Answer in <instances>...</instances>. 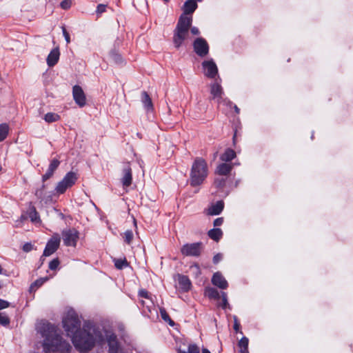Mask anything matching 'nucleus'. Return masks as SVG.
<instances>
[{
    "label": "nucleus",
    "mask_w": 353,
    "mask_h": 353,
    "mask_svg": "<svg viewBox=\"0 0 353 353\" xmlns=\"http://www.w3.org/2000/svg\"><path fill=\"white\" fill-rule=\"evenodd\" d=\"M62 323L67 335L71 338L74 347L81 352L90 350L96 341L103 338V333L99 330V326L88 323L84 325L81 330V321L72 309L67 312Z\"/></svg>",
    "instance_id": "f257e3e1"
},
{
    "label": "nucleus",
    "mask_w": 353,
    "mask_h": 353,
    "mask_svg": "<svg viewBox=\"0 0 353 353\" xmlns=\"http://www.w3.org/2000/svg\"><path fill=\"white\" fill-rule=\"evenodd\" d=\"M42 334L46 337L43 347L45 353H70V345L63 341L57 333L55 327L50 323L44 324Z\"/></svg>",
    "instance_id": "f03ea898"
},
{
    "label": "nucleus",
    "mask_w": 353,
    "mask_h": 353,
    "mask_svg": "<svg viewBox=\"0 0 353 353\" xmlns=\"http://www.w3.org/2000/svg\"><path fill=\"white\" fill-rule=\"evenodd\" d=\"M192 22V17L181 15L179 17L173 35V43L176 48H179L190 39V28Z\"/></svg>",
    "instance_id": "7ed1b4c3"
},
{
    "label": "nucleus",
    "mask_w": 353,
    "mask_h": 353,
    "mask_svg": "<svg viewBox=\"0 0 353 353\" xmlns=\"http://www.w3.org/2000/svg\"><path fill=\"white\" fill-rule=\"evenodd\" d=\"M208 174V164L205 159L196 157L190 171V185L197 186L203 183Z\"/></svg>",
    "instance_id": "20e7f679"
},
{
    "label": "nucleus",
    "mask_w": 353,
    "mask_h": 353,
    "mask_svg": "<svg viewBox=\"0 0 353 353\" xmlns=\"http://www.w3.org/2000/svg\"><path fill=\"white\" fill-rule=\"evenodd\" d=\"M99 330L103 333V338L100 341L95 342L96 343H101L104 341L108 344V353H121V349L117 341L116 335L110 330H105L99 327Z\"/></svg>",
    "instance_id": "39448f33"
},
{
    "label": "nucleus",
    "mask_w": 353,
    "mask_h": 353,
    "mask_svg": "<svg viewBox=\"0 0 353 353\" xmlns=\"http://www.w3.org/2000/svg\"><path fill=\"white\" fill-rule=\"evenodd\" d=\"M77 180V173L74 172H68L63 178V179L57 183L54 190L56 194H63L67 190V189L71 188L73 185L75 184Z\"/></svg>",
    "instance_id": "423d86ee"
},
{
    "label": "nucleus",
    "mask_w": 353,
    "mask_h": 353,
    "mask_svg": "<svg viewBox=\"0 0 353 353\" xmlns=\"http://www.w3.org/2000/svg\"><path fill=\"white\" fill-rule=\"evenodd\" d=\"M64 244L66 246L75 247L79 239V232L75 229L65 230L62 232Z\"/></svg>",
    "instance_id": "0eeeda50"
},
{
    "label": "nucleus",
    "mask_w": 353,
    "mask_h": 353,
    "mask_svg": "<svg viewBox=\"0 0 353 353\" xmlns=\"http://www.w3.org/2000/svg\"><path fill=\"white\" fill-rule=\"evenodd\" d=\"M201 243L185 244L181 249L182 254L185 256H198L201 251Z\"/></svg>",
    "instance_id": "6e6552de"
},
{
    "label": "nucleus",
    "mask_w": 353,
    "mask_h": 353,
    "mask_svg": "<svg viewBox=\"0 0 353 353\" xmlns=\"http://www.w3.org/2000/svg\"><path fill=\"white\" fill-rule=\"evenodd\" d=\"M221 83V79L218 76L216 81L210 85V94L212 99L219 101H221V97L224 95V92Z\"/></svg>",
    "instance_id": "1a4fd4ad"
},
{
    "label": "nucleus",
    "mask_w": 353,
    "mask_h": 353,
    "mask_svg": "<svg viewBox=\"0 0 353 353\" xmlns=\"http://www.w3.org/2000/svg\"><path fill=\"white\" fill-rule=\"evenodd\" d=\"M59 235L56 234L48 241L46 248L43 251V256H49L52 254L59 248L60 244Z\"/></svg>",
    "instance_id": "9d476101"
},
{
    "label": "nucleus",
    "mask_w": 353,
    "mask_h": 353,
    "mask_svg": "<svg viewBox=\"0 0 353 353\" xmlns=\"http://www.w3.org/2000/svg\"><path fill=\"white\" fill-rule=\"evenodd\" d=\"M194 52L200 57H205L208 54L209 46L206 41L203 38H197L194 43Z\"/></svg>",
    "instance_id": "9b49d317"
},
{
    "label": "nucleus",
    "mask_w": 353,
    "mask_h": 353,
    "mask_svg": "<svg viewBox=\"0 0 353 353\" xmlns=\"http://www.w3.org/2000/svg\"><path fill=\"white\" fill-rule=\"evenodd\" d=\"M204 74L210 79H214L217 76L218 68L216 63L212 60L205 61L202 63Z\"/></svg>",
    "instance_id": "f8f14e48"
},
{
    "label": "nucleus",
    "mask_w": 353,
    "mask_h": 353,
    "mask_svg": "<svg viewBox=\"0 0 353 353\" xmlns=\"http://www.w3.org/2000/svg\"><path fill=\"white\" fill-rule=\"evenodd\" d=\"M72 97L75 103L80 107H84L86 104V97L83 89L79 85L72 88Z\"/></svg>",
    "instance_id": "ddd939ff"
},
{
    "label": "nucleus",
    "mask_w": 353,
    "mask_h": 353,
    "mask_svg": "<svg viewBox=\"0 0 353 353\" xmlns=\"http://www.w3.org/2000/svg\"><path fill=\"white\" fill-rule=\"evenodd\" d=\"M212 283L221 289H226L228 288V282L223 275L217 272L214 274L212 278Z\"/></svg>",
    "instance_id": "4468645a"
},
{
    "label": "nucleus",
    "mask_w": 353,
    "mask_h": 353,
    "mask_svg": "<svg viewBox=\"0 0 353 353\" xmlns=\"http://www.w3.org/2000/svg\"><path fill=\"white\" fill-rule=\"evenodd\" d=\"M59 164L60 161L58 159H54L52 160L46 172L42 176V180L45 181L52 177Z\"/></svg>",
    "instance_id": "2eb2a0df"
},
{
    "label": "nucleus",
    "mask_w": 353,
    "mask_h": 353,
    "mask_svg": "<svg viewBox=\"0 0 353 353\" xmlns=\"http://www.w3.org/2000/svg\"><path fill=\"white\" fill-rule=\"evenodd\" d=\"M123 176L121 182L123 186L128 187L132 184V169L128 164L125 165L123 170Z\"/></svg>",
    "instance_id": "dca6fc26"
},
{
    "label": "nucleus",
    "mask_w": 353,
    "mask_h": 353,
    "mask_svg": "<svg viewBox=\"0 0 353 353\" xmlns=\"http://www.w3.org/2000/svg\"><path fill=\"white\" fill-rule=\"evenodd\" d=\"M224 203L222 201H219L216 203L212 204L207 210V214L208 215H218L223 210Z\"/></svg>",
    "instance_id": "f3484780"
},
{
    "label": "nucleus",
    "mask_w": 353,
    "mask_h": 353,
    "mask_svg": "<svg viewBox=\"0 0 353 353\" xmlns=\"http://www.w3.org/2000/svg\"><path fill=\"white\" fill-rule=\"evenodd\" d=\"M60 56L59 50L55 48L52 50L47 57V64L49 67L54 66L59 61Z\"/></svg>",
    "instance_id": "a211bd4d"
},
{
    "label": "nucleus",
    "mask_w": 353,
    "mask_h": 353,
    "mask_svg": "<svg viewBox=\"0 0 353 353\" xmlns=\"http://www.w3.org/2000/svg\"><path fill=\"white\" fill-rule=\"evenodd\" d=\"M197 8V3L194 0H188L185 2L183 6V15L188 16V14H192Z\"/></svg>",
    "instance_id": "6ab92c4d"
},
{
    "label": "nucleus",
    "mask_w": 353,
    "mask_h": 353,
    "mask_svg": "<svg viewBox=\"0 0 353 353\" xmlns=\"http://www.w3.org/2000/svg\"><path fill=\"white\" fill-rule=\"evenodd\" d=\"M178 282H179V288L183 291L186 292L190 290V286H191V283H190V279L188 278V276H183V275H180V274L178 275Z\"/></svg>",
    "instance_id": "aec40b11"
},
{
    "label": "nucleus",
    "mask_w": 353,
    "mask_h": 353,
    "mask_svg": "<svg viewBox=\"0 0 353 353\" xmlns=\"http://www.w3.org/2000/svg\"><path fill=\"white\" fill-rule=\"evenodd\" d=\"M232 169V165L228 164V163H221L219 164L216 170V173L221 175V176H225L230 174Z\"/></svg>",
    "instance_id": "412c9836"
},
{
    "label": "nucleus",
    "mask_w": 353,
    "mask_h": 353,
    "mask_svg": "<svg viewBox=\"0 0 353 353\" xmlns=\"http://www.w3.org/2000/svg\"><path fill=\"white\" fill-rule=\"evenodd\" d=\"M141 101L147 110H152L153 108V105L152 103V100L147 92H143L141 94Z\"/></svg>",
    "instance_id": "4be33fe9"
},
{
    "label": "nucleus",
    "mask_w": 353,
    "mask_h": 353,
    "mask_svg": "<svg viewBox=\"0 0 353 353\" xmlns=\"http://www.w3.org/2000/svg\"><path fill=\"white\" fill-rule=\"evenodd\" d=\"M223 232L219 228H214L208 231V236L215 241H219L222 237Z\"/></svg>",
    "instance_id": "5701e85b"
},
{
    "label": "nucleus",
    "mask_w": 353,
    "mask_h": 353,
    "mask_svg": "<svg viewBox=\"0 0 353 353\" xmlns=\"http://www.w3.org/2000/svg\"><path fill=\"white\" fill-rule=\"evenodd\" d=\"M236 157L235 152L232 149H227L225 152L221 156V160L223 161H230Z\"/></svg>",
    "instance_id": "b1692460"
},
{
    "label": "nucleus",
    "mask_w": 353,
    "mask_h": 353,
    "mask_svg": "<svg viewBox=\"0 0 353 353\" xmlns=\"http://www.w3.org/2000/svg\"><path fill=\"white\" fill-rule=\"evenodd\" d=\"M28 216L32 223H38L40 222V217L34 207L30 208L28 211Z\"/></svg>",
    "instance_id": "393cba45"
},
{
    "label": "nucleus",
    "mask_w": 353,
    "mask_h": 353,
    "mask_svg": "<svg viewBox=\"0 0 353 353\" xmlns=\"http://www.w3.org/2000/svg\"><path fill=\"white\" fill-rule=\"evenodd\" d=\"M61 119V117L54 112H48L44 115L43 119L47 123H53L59 121Z\"/></svg>",
    "instance_id": "a878e982"
},
{
    "label": "nucleus",
    "mask_w": 353,
    "mask_h": 353,
    "mask_svg": "<svg viewBox=\"0 0 353 353\" xmlns=\"http://www.w3.org/2000/svg\"><path fill=\"white\" fill-rule=\"evenodd\" d=\"M48 279V277H43V278H40V279L36 280L30 285V292L35 291L37 289H38L39 287H41L46 281H47Z\"/></svg>",
    "instance_id": "bb28decb"
},
{
    "label": "nucleus",
    "mask_w": 353,
    "mask_h": 353,
    "mask_svg": "<svg viewBox=\"0 0 353 353\" xmlns=\"http://www.w3.org/2000/svg\"><path fill=\"white\" fill-rule=\"evenodd\" d=\"M8 131H9V126L8 124L6 123H1L0 125V142L3 141L8 134Z\"/></svg>",
    "instance_id": "cd10ccee"
},
{
    "label": "nucleus",
    "mask_w": 353,
    "mask_h": 353,
    "mask_svg": "<svg viewBox=\"0 0 353 353\" xmlns=\"http://www.w3.org/2000/svg\"><path fill=\"white\" fill-rule=\"evenodd\" d=\"M205 295L210 299H219V293L217 290L213 288H208L205 289Z\"/></svg>",
    "instance_id": "c85d7f7f"
},
{
    "label": "nucleus",
    "mask_w": 353,
    "mask_h": 353,
    "mask_svg": "<svg viewBox=\"0 0 353 353\" xmlns=\"http://www.w3.org/2000/svg\"><path fill=\"white\" fill-rule=\"evenodd\" d=\"M160 314L161 318L165 321V322L168 323L170 325L174 326V322L170 318L169 315L168 314L165 310L163 307L160 308Z\"/></svg>",
    "instance_id": "c756f323"
},
{
    "label": "nucleus",
    "mask_w": 353,
    "mask_h": 353,
    "mask_svg": "<svg viewBox=\"0 0 353 353\" xmlns=\"http://www.w3.org/2000/svg\"><path fill=\"white\" fill-rule=\"evenodd\" d=\"M114 265L117 269L121 270L125 267L128 266V262L126 259H114Z\"/></svg>",
    "instance_id": "7c9ffc66"
},
{
    "label": "nucleus",
    "mask_w": 353,
    "mask_h": 353,
    "mask_svg": "<svg viewBox=\"0 0 353 353\" xmlns=\"http://www.w3.org/2000/svg\"><path fill=\"white\" fill-rule=\"evenodd\" d=\"M133 232L132 230H126L123 233V239L126 243L130 244L133 239Z\"/></svg>",
    "instance_id": "2f4dec72"
},
{
    "label": "nucleus",
    "mask_w": 353,
    "mask_h": 353,
    "mask_svg": "<svg viewBox=\"0 0 353 353\" xmlns=\"http://www.w3.org/2000/svg\"><path fill=\"white\" fill-rule=\"evenodd\" d=\"M178 353H199V350L196 345L192 344L188 346V351L179 350Z\"/></svg>",
    "instance_id": "473e14b6"
},
{
    "label": "nucleus",
    "mask_w": 353,
    "mask_h": 353,
    "mask_svg": "<svg viewBox=\"0 0 353 353\" xmlns=\"http://www.w3.org/2000/svg\"><path fill=\"white\" fill-rule=\"evenodd\" d=\"M139 295L141 298H145L148 299L150 303H153L152 299L147 290L143 289L139 290Z\"/></svg>",
    "instance_id": "72a5a7b5"
},
{
    "label": "nucleus",
    "mask_w": 353,
    "mask_h": 353,
    "mask_svg": "<svg viewBox=\"0 0 353 353\" xmlns=\"http://www.w3.org/2000/svg\"><path fill=\"white\" fill-rule=\"evenodd\" d=\"M45 188H46V185L44 184L42 185L41 188L37 190L36 192H35V195L36 196L41 199V200H43L44 199V190H45Z\"/></svg>",
    "instance_id": "f704fd0d"
},
{
    "label": "nucleus",
    "mask_w": 353,
    "mask_h": 353,
    "mask_svg": "<svg viewBox=\"0 0 353 353\" xmlns=\"http://www.w3.org/2000/svg\"><path fill=\"white\" fill-rule=\"evenodd\" d=\"M218 103L219 106L221 105H225V106H230L232 107L233 105V103L228 100V99L223 98V97H221V101H216Z\"/></svg>",
    "instance_id": "c9c22d12"
},
{
    "label": "nucleus",
    "mask_w": 353,
    "mask_h": 353,
    "mask_svg": "<svg viewBox=\"0 0 353 353\" xmlns=\"http://www.w3.org/2000/svg\"><path fill=\"white\" fill-rule=\"evenodd\" d=\"M107 6L105 4H99L97 7L96 13L97 16H100L106 10Z\"/></svg>",
    "instance_id": "e433bc0d"
},
{
    "label": "nucleus",
    "mask_w": 353,
    "mask_h": 353,
    "mask_svg": "<svg viewBox=\"0 0 353 353\" xmlns=\"http://www.w3.org/2000/svg\"><path fill=\"white\" fill-rule=\"evenodd\" d=\"M249 340L247 337L243 336L238 343L239 347H248Z\"/></svg>",
    "instance_id": "4c0bfd02"
},
{
    "label": "nucleus",
    "mask_w": 353,
    "mask_h": 353,
    "mask_svg": "<svg viewBox=\"0 0 353 353\" xmlns=\"http://www.w3.org/2000/svg\"><path fill=\"white\" fill-rule=\"evenodd\" d=\"M225 183V179L223 178H216L214 180V185L216 188H222Z\"/></svg>",
    "instance_id": "58836bf2"
},
{
    "label": "nucleus",
    "mask_w": 353,
    "mask_h": 353,
    "mask_svg": "<svg viewBox=\"0 0 353 353\" xmlns=\"http://www.w3.org/2000/svg\"><path fill=\"white\" fill-rule=\"evenodd\" d=\"M221 296H222V307L223 309L226 308L227 307H230V305L228 304V299H227V294L225 292H222L221 294Z\"/></svg>",
    "instance_id": "ea45409f"
},
{
    "label": "nucleus",
    "mask_w": 353,
    "mask_h": 353,
    "mask_svg": "<svg viewBox=\"0 0 353 353\" xmlns=\"http://www.w3.org/2000/svg\"><path fill=\"white\" fill-rule=\"evenodd\" d=\"M10 323V320L8 316L0 313V325H7Z\"/></svg>",
    "instance_id": "a19ab883"
},
{
    "label": "nucleus",
    "mask_w": 353,
    "mask_h": 353,
    "mask_svg": "<svg viewBox=\"0 0 353 353\" xmlns=\"http://www.w3.org/2000/svg\"><path fill=\"white\" fill-rule=\"evenodd\" d=\"M59 262L58 259H53L49 263V268L52 270H56L59 266Z\"/></svg>",
    "instance_id": "79ce46f5"
},
{
    "label": "nucleus",
    "mask_w": 353,
    "mask_h": 353,
    "mask_svg": "<svg viewBox=\"0 0 353 353\" xmlns=\"http://www.w3.org/2000/svg\"><path fill=\"white\" fill-rule=\"evenodd\" d=\"M72 2L70 0H64L61 3V7L64 10L70 8Z\"/></svg>",
    "instance_id": "37998d69"
},
{
    "label": "nucleus",
    "mask_w": 353,
    "mask_h": 353,
    "mask_svg": "<svg viewBox=\"0 0 353 353\" xmlns=\"http://www.w3.org/2000/svg\"><path fill=\"white\" fill-rule=\"evenodd\" d=\"M62 32H63V35L65 39V41L67 43H70V34L69 33L67 32L66 29L65 28V27H62Z\"/></svg>",
    "instance_id": "c03bdc74"
},
{
    "label": "nucleus",
    "mask_w": 353,
    "mask_h": 353,
    "mask_svg": "<svg viewBox=\"0 0 353 353\" xmlns=\"http://www.w3.org/2000/svg\"><path fill=\"white\" fill-rule=\"evenodd\" d=\"M190 270L193 273L196 274V275L200 274V268L197 264H194L193 265H191L190 268Z\"/></svg>",
    "instance_id": "a18cd8bd"
},
{
    "label": "nucleus",
    "mask_w": 353,
    "mask_h": 353,
    "mask_svg": "<svg viewBox=\"0 0 353 353\" xmlns=\"http://www.w3.org/2000/svg\"><path fill=\"white\" fill-rule=\"evenodd\" d=\"M9 305L10 303L8 301L0 299V310L7 308Z\"/></svg>",
    "instance_id": "49530a36"
},
{
    "label": "nucleus",
    "mask_w": 353,
    "mask_h": 353,
    "mask_svg": "<svg viewBox=\"0 0 353 353\" xmlns=\"http://www.w3.org/2000/svg\"><path fill=\"white\" fill-rule=\"evenodd\" d=\"M234 329L236 332H238L240 328V324L236 316H234Z\"/></svg>",
    "instance_id": "de8ad7c7"
},
{
    "label": "nucleus",
    "mask_w": 353,
    "mask_h": 353,
    "mask_svg": "<svg viewBox=\"0 0 353 353\" xmlns=\"http://www.w3.org/2000/svg\"><path fill=\"white\" fill-rule=\"evenodd\" d=\"M223 219L222 217H219V218L216 219L214 221V225L215 227L220 226L223 224Z\"/></svg>",
    "instance_id": "09e8293b"
},
{
    "label": "nucleus",
    "mask_w": 353,
    "mask_h": 353,
    "mask_svg": "<svg viewBox=\"0 0 353 353\" xmlns=\"http://www.w3.org/2000/svg\"><path fill=\"white\" fill-rule=\"evenodd\" d=\"M223 259V256L221 254H217L213 257L214 263H218Z\"/></svg>",
    "instance_id": "8fccbe9b"
},
{
    "label": "nucleus",
    "mask_w": 353,
    "mask_h": 353,
    "mask_svg": "<svg viewBox=\"0 0 353 353\" xmlns=\"http://www.w3.org/2000/svg\"><path fill=\"white\" fill-rule=\"evenodd\" d=\"M190 31L192 35H199L200 33L199 29L196 27L190 26Z\"/></svg>",
    "instance_id": "3c124183"
},
{
    "label": "nucleus",
    "mask_w": 353,
    "mask_h": 353,
    "mask_svg": "<svg viewBox=\"0 0 353 353\" xmlns=\"http://www.w3.org/2000/svg\"><path fill=\"white\" fill-rule=\"evenodd\" d=\"M28 219V216L26 214H21L20 216V219L17 221V226H20L21 223L26 221Z\"/></svg>",
    "instance_id": "603ef678"
},
{
    "label": "nucleus",
    "mask_w": 353,
    "mask_h": 353,
    "mask_svg": "<svg viewBox=\"0 0 353 353\" xmlns=\"http://www.w3.org/2000/svg\"><path fill=\"white\" fill-rule=\"evenodd\" d=\"M32 245L30 243H26L23 245V250L25 252H29V251H30L32 250Z\"/></svg>",
    "instance_id": "864d4df0"
},
{
    "label": "nucleus",
    "mask_w": 353,
    "mask_h": 353,
    "mask_svg": "<svg viewBox=\"0 0 353 353\" xmlns=\"http://www.w3.org/2000/svg\"><path fill=\"white\" fill-rule=\"evenodd\" d=\"M241 353H249L248 347H240Z\"/></svg>",
    "instance_id": "5fc2aeb1"
},
{
    "label": "nucleus",
    "mask_w": 353,
    "mask_h": 353,
    "mask_svg": "<svg viewBox=\"0 0 353 353\" xmlns=\"http://www.w3.org/2000/svg\"><path fill=\"white\" fill-rule=\"evenodd\" d=\"M202 353H211L208 349L203 348L202 350Z\"/></svg>",
    "instance_id": "6e6d98bb"
},
{
    "label": "nucleus",
    "mask_w": 353,
    "mask_h": 353,
    "mask_svg": "<svg viewBox=\"0 0 353 353\" xmlns=\"http://www.w3.org/2000/svg\"><path fill=\"white\" fill-rule=\"evenodd\" d=\"M234 108L235 109L236 112L239 113V108L236 105H234Z\"/></svg>",
    "instance_id": "4d7b16f0"
},
{
    "label": "nucleus",
    "mask_w": 353,
    "mask_h": 353,
    "mask_svg": "<svg viewBox=\"0 0 353 353\" xmlns=\"http://www.w3.org/2000/svg\"><path fill=\"white\" fill-rule=\"evenodd\" d=\"M141 304H142L143 305H145V301H141Z\"/></svg>",
    "instance_id": "13d9d810"
},
{
    "label": "nucleus",
    "mask_w": 353,
    "mask_h": 353,
    "mask_svg": "<svg viewBox=\"0 0 353 353\" xmlns=\"http://www.w3.org/2000/svg\"><path fill=\"white\" fill-rule=\"evenodd\" d=\"M163 1H165V2H168L169 1V0H163Z\"/></svg>",
    "instance_id": "bf43d9fd"
},
{
    "label": "nucleus",
    "mask_w": 353,
    "mask_h": 353,
    "mask_svg": "<svg viewBox=\"0 0 353 353\" xmlns=\"http://www.w3.org/2000/svg\"><path fill=\"white\" fill-rule=\"evenodd\" d=\"M1 288V281H0V288Z\"/></svg>",
    "instance_id": "052dcab7"
}]
</instances>
